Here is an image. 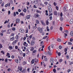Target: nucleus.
Segmentation results:
<instances>
[{"instance_id":"nucleus-1","label":"nucleus","mask_w":73,"mask_h":73,"mask_svg":"<svg viewBox=\"0 0 73 73\" xmlns=\"http://www.w3.org/2000/svg\"><path fill=\"white\" fill-rule=\"evenodd\" d=\"M38 31H39L40 33H42V29L41 28L39 27H38Z\"/></svg>"},{"instance_id":"nucleus-2","label":"nucleus","mask_w":73,"mask_h":73,"mask_svg":"<svg viewBox=\"0 0 73 73\" xmlns=\"http://www.w3.org/2000/svg\"><path fill=\"white\" fill-rule=\"evenodd\" d=\"M48 9L49 12L51 13V12H52V9L51 7H50V6H48Z\"/></svg>"},{"instance_id":"nucleus-3","label":"nucleus","mask_w":73,"mask_h":73,"mask_svg":"<svg viewBox=\"0 0 73 73\" xmlns=\"http://www.w3.org/2000/svg\"><path fill=\"white\" fill-rule=\"evenodd\" d=\"M16 24H17L20 23V19H17L16 20Z\"/></svg>"},{"instance_id":"nucleus-4","label":"nucleus","mask_w":73,"mask_h":73,"mask_svg":"<svg viewBox=\"0 0 73 73\" xmlns=\"http://www.w3.org/2000/svg\"><path fill=\"white\" fill-rule=\"evenodd\" d=\"M30 17H31V16L30 15H28L26 16V19H29Z\"/></svg>"},{"instance_id":"nucleus-5","label":"nucleus","mask_w":73,"mask_h":73,"mask_svg":"<svg viewBox=\"0 0 73 73\" xmlns=\"http://www.w3.org/2000/svg\"><path fill=\"white\" fill-rule=\"evenodd\" d=\"M34 44H35V42H34V41L33 40H32L31 43V45L32 46H33V45Z\"/></svg>"},{"instance_id":"nucleus-6","label":"nucleus","mask_w":73,"mask_h":73,"mask_svg":"<svg viewBox=\"0 0 73 73\" xmlns=\"http://www.w3.org/2000/svg\"><path fill=\"white\" fill-rule=\"evenodd\" d=\"M50 62L51 63H53L54 62V59L53 58H51L50 59Z\"/></svg>"},{"instance_id":"nucleus-7","label":"nucleus","mask_w":73,"mask_h":73,"mask_svg":"<svg viewBox=\"0 0 73 73\" xmlns=\"http://www.w3.org/2000/svg\"><path fill=\"white\" fill-rule=\"evenodd\" d=\"M19 31L21 33H24V30L23 29H19Z\"/></svg>"},{"instance_id":"nucleus-8","label":"nucleus","mask_w":73,"mask_h":73,"mask_svg":"<svg viewBox=\"0 0 73 73\" xmlns=\"http://www.w3.org/2000/svg\"><path fill=\"white\" fill-rule=\"evenodd\" d=\"M17 41V40H15V41H13L12 42V44L13 45H15V44L16 43Z\"/></svg>"},{"instance_id":"nucleus-9","label":"nucleus","mask_w":73,"mask_h":73,"mask_svg":"<svg viewBox=\"0 0 73 73\" xmlns=\"http://www.w3.org/2000/svg\"><path fill=\"white\" fill-rule=\"evenodd\" d=\"M35 18H37V17H38V14H35Z\"/></svg>"},{"instance_id":"nucleus-10","label":"nucleus","mask_w":73,"mask_h":73,"mask_svg":"<svg viewBox=\"0 0 73 73\" xmlns=\"http://www.w3.org/2000/svg\"><path fill=\"white\" fill-rule=\"evenodd\" d=\"M18 69H19L20 71H21L22 70V67H21L18 66Z\"/></svg>"},{"instance_id":"nucleus-11","label":"nucleus","mask_w":73,"mask_h":73,"mask_svg":"<svg viewBox=\"0 0 73 73\" xmlns=\"http://www.w3.org/2000/svg\"><path fill=\"white\" fill-rule=\"evenodd\" d=\"M10 38H11L10 40H11V41H13L14 39H15L14 36L12 37H10Z\"/></svg>"},{"instance_id":"nucleus-12","label":"nucleus","mask_w":73,"mask_h":73,"mask_svg":"<svg viewBox=\"0 0 73 73\" xmlns=\"http://www.w3.org/2000/svg\"><path fill=\"white\" fill-rule=\"evenodd\" d=\"M33 3H35V4H37L38 3V1L37 0H35L33 2Z\"/></svg>"},{"instance_id":"nucleus-13","label":"nucleus","mask_w":73,"mask_h":73,"mask_svg":"<svg viewBox=\"0 0 73 73\" xmlns=\"http://www.w3.org/2000/svg\"><path fill=\"white\" fill-rule=\"evenodd\" d=\"M30 50L31 51H33L34 50V48L33 47H31L30 48Z\"/></svg>"},{"instance_id":"nucleus-14","label":"nucleus","mask_w":73,"mask_h":73,"mask_svg":"<svg viewBox=\"0 0 73 73\" xmlns=\"http://www.w3.org/2000/svg\"><path fill=\"white\" fill-rule=\"evenodd\" d=\"M70 24H73V19H71L70 21Z\"/></svg>"},{"instance_id":"nucleus-15","label":"nucleus","mask_w":73,"mask_h":73,"mask_svg":"<svg viewBox=\"0 0 73 73\" xmlns=\"http://www.w3.org/2000/svg\"><path fill=\"white\" fill-rule=\"evenodd\" d=\"M13 49V48L12 47V46H9V50H12V49Z\"/></svg>"},{"instance_id":"nucleus-16","label":"nucleus","mask_w":73,"mask_h":73,"mask_svg":"<svg viewBox=\"0 0 73 73\" xmlns=\"http://www.w3.org/2000/svg\"><path fill=\"white\" fill-rule=\"evenodd\" d=\"M1 53L3 54H5V52L3 50L1 51Z\"/></svg>"},{"instance_id":"nucleus-17","label":"nucleus","mask_w":73,"mask_h":73,"mask_svg":"<svg viewBox=\"0 0 73 73\" xmlns=\"http://www.w3.org/2000/svg\"><path fill=\"white\" fill-rule=\"evenodd\" d=\"M19 52L21 56H22L23 54V52H22L21 51H20Z\"/></svg>"},{"instance_id":"nucleus-18","label":"nucleus","mask_w":73,"mask_h":73,"mask_svg":"<svg viewBox=\"0 0 73 73\" xmlns=\"http://www.w3.org/2000/svg\"><path fill=\"white\" fill-rule=\"evenodd\" d=\"M54 15H57V12L56 11H54Z\"/></svg>"},{"instance_id":"nucleus-19","label":"nucleus","mask_w":73,"mask_h":73,"mask_svg":"<svg viewBox=\"0 0 73 73\" xmlns=\"http://www.w3.org/2000/svg\"><path fill=\"white\" fill-rule=\"evenodd\" d=\"M18 57L19 58V59L20 61V60H21V59H23V57L21 58V57H20V56H18Z\"/></svg>"},{"instance_id":"nucleus-20","label":"nucleus","mask_w":73,"mask_h":73,"mask_svg":"<svg viewBox=\"0 0 73 73\" xmlns=\"http://www.w3.org/2000/svg\"><path fill=\"white\" fill-rule=\"evenodd\" d=\"M53 71L54 72V73H56V69L54 68L53 70Z\"/></svg>"},{"instance_id":"nucleus-21","label":"nucleus","mask_w":73,"mask_h":73,"mask_svg":"<svg viewBox=\"0 0 73 73\" xmlns=\"http://www.w3.org/2000/svg\"><path fill=\"white\" fill-rule=\"evenodd\" d=\"M48 55H49V56H51V55H52V53H51V52L49 51H48Z\"/></svg>"},{"instance_id":"nucleus-22","label":"nucleus","mask_w":73,"mask_h":73,"mask_svg":"<svg viewBox=\"0 0 73 73\" xmlns=\"http://www.w3.org/2000/svg\"><path fill=\"white\" fill-rule=\"evenodd\" d=\"M46 30L47 31H48V32H49V31H50V29L48 28V26L46 27Z\"/></svg>"},{"instance_id":"nucleus-23","label":"nucleus","mask_w":73,"mask_h":73,"mask_svg":"<svg viewBox=\"0 0 73 73\" xmlns=\"http://www.w3.org/2000/svg\"><path fill=\"white\" fill-rule=\"evenodd\" d=\"M15 60L17 63H19V59H15Z\"/></svg>"},{"instance_id":"nucleus-24","label":"nucleus","mask_w":73,"mask_h":73,"mask_svg":"<svg viewBox=\"0 0 73 73\" xmlns=\"http://www.w3.org/2000/svg\"><path fill=\"white\" fill-rule=\"evenodd\" d=\"M14 35H15V34L14 33L12 34L10 36V37H12L14 36Z\"/></svg>"},{"instance_id":"nucleus-25","label":"nucleus","mask_w":73,"mask_h":73,"mask_svg":"<svg viewBox=\"0 0 73 73\" xmlns=\"http://www.w3.org/2000/svg\"><path fill=\"white\" fill-rule=\"evenodd\" d=\"M23 64L24 65H26V64H27V63L26 62L24 61L23 62Z\"/></svg>"},{"instance_id":"nucleus-26","label":"nucleus","mask_w":73,"mask_h":73,"mask_svg":"<svg viewBox=\"0 0 73 73\" xmlns=\"http://www.w3.org/2000/svg\"><path fill=\"white\" fill-rule=\"evenodd\" d=\"M20 15H21V16H24V14L23 13H20Z\"/></svg>"},{"instance_id":"nucleus-27","label":"nucleus","mask_w":73,"mask_h":73,"mask_svg":"<svg viewBox=\"0 0 73 73\" xmlns=\"http://www.w3.org/2000/svg\"><path fill=\"white\" fill-rule=\"evenodd\" d=\"M34 62H35V60H34L33 59L32 60V61H31V63L32 64H34Z\"/></svg>"},{"instance_id":"nucleus-28","label":"nucleus","mask_w":73,"mask_h":73,"mask_svg":"<svg viewBox=\"0 0 73 73\" xmlns=\"http://www.w3.org/2000/svg\"><path fill=\"white\" fill-rule=\"evenodd\" d=\"M49 19L50 20H52V16H50Z\"/></svg>"},{"instance_id":"nucleus-29","label":"nucleus","mask_w":73,"mask_h":73,"mask_svg":"<svg viewBox=\"0 0 73 73\" xmlns=\"http://www.w3.org/2000/svg\"><path fill=\"white\" fill-rule=\"evenodd\" d=\"M46 15H47V16H48V10L46 11Z\"/></svg>"},{"instance_id":"nucleus-30","label":"nucleus","mask_w":73,"mask_h":73,"mask_svg":"<svg viewBox=\"0 0 73 73\" xmlns=\"http://www.w3.org/2000/svg\"><path fill=\"white\" fill-rule=\"evenodd\" d=\"M64 35H64V37L65 38H66V36H68V34H66V33H64Z\"/></svg>"},{"instance_id":"nucleus-31","label":"nucleus","mask_w":73,"mask_h":73,"mask_svg":"<svg viewBox=\"0 0 73 73\" xmlns=\"http://www.w3.org/2000/svg\"><path fill=\"white\" fill-rule=\"evenodd\" d=\"M36 22L37 24H39V21L38 20H36Z\"/></svg>"},{"instance_id":"nucleus-32","label":"nucleus","mask_w":73,"mask_h":73,"mask_svg":"<svg viewBox=\"0 0 73 73\" xmlns=\"http://www.w3.org/2000/svg\"><path fill=\"white\" fill-rule=\"evenodd\" d=\"M70 35L71 36H73V32H72V31H71L70 32Z\"/></svg>"},{"instance_id":"nucleus-33","label":"nucleus","mask_w":73,"mask_h":73,"mask_svg":"<svg viewBox=\"0 0 73 73\" xmlns=\"http://www.w3.org/2000/svg\"><path fill=\"white\" fill-rule=\"evenodd\" d=\"M1 32H2L3 33H4V32H6V30H2L1 31Z\"/></svg>"},{"instance_id":"nucleus-34","label":"nucleus","mask_w":73,"mask_h":73,"mask_svg":"<svg viewBox=\"0 0 73 73\" xmlns=\"http://www.w3.org/2000/svg\"><path fill=\"white\" fill-rule=\"evenodd\" d=\"M68 45H72V43L70 42H68Z\"/></svg>"},{"instance_id":"nucleus-35","label":"nucleus","mask_w":73,"mask_h":73,"mask_svg":"<svg viewBox=\"0 0 73 73\" xmlns=\"http://www.w3.org/2000/svg\"><path fill=\"white\" fill-rule=\"evenodd\" d=\"M62 59H60L59 60V61L60 62H62Z\"/></svg>"},{"instance_id":"nucleus-36","label":"nucleus","mask_w":73,"mask_h":73,"mask_svg":"<svg viewBox=\"0 0 73 73\" xmlns=\"http://www.w3.org/2000/svg\"><path fill=\"white\" fill-rule=\"evenodd\" d=\"M48 2H47L46 1L44 2V4H45V5H48Z\"/></svg>"},{"instance_id":"nucleus-37","label":"nucleus","mask_w":73,"mask_h":73,"mask_svg":"<svg viewBox=\"0 0 73 73\" xmlns=\"http://www.w3.org/2000/svg\"><path fill=\"white\" fill-rule=\"evenodd\" d=\"M64 12H66V8H65V7H64Z\"/></svg>"},{"instance_id":"nucleus-38","label":"nucleus","mask_w":73,"mask_h":73,"mask_svg":"<svg viewBox=\"0 0 73 73\" xmlns=\"http://www.w3.org/2000/svg\"><path fill=\"white\" fill-rule=\"evenodd\" d=\"M46 23L47 25L49 24V22L48 21H46Z\"/></svg>"},{"instance_id":"nucleus-39","label":"nucleus","mask_w":73,"mask_h":73,"mask_svg":"<svg viewBox=\"0 0 73 73\" xmlns=\"http://www.w3.org/2000/svg\"><path fill=\"white\" fill-rule=\"evenodd\" d=\"M50 46H49L48 47V49L50 51H51V50H50Z\"/></svg>"},{"instance_id":"nucleus-40","label":"nucleus","mask_w":73,"mask_h":73,"mask_svg":"<svg viewBox=\"0 0 73 73\" xmlns=\"http://www.w3.org/2000/svg\"><path fill=\"white\" fill-rule=\"evenodd\" d=\"M57 41H58L59 42H60L61 41V39L60 38H58L57 39Z\"/></svg>"},{"instance_id":"nucleus-41","label":"nucleus","mask_w":73,"mask_h":73,"mask_svg":"<svg viewBox=\"0 0 73 73\" xmlns=\"http://www.w3.org/2000/svg\"><path fill=\"white\" fill-rule=\"evenodd\" d=\"M64 32H66V33H68L69 32L68 30H65L64 31Z\"/></svg>"},{"instance_id":"nucleus-42","label":"nucleus","mask_w":73,"mask_h":73,"mask_svg":"<svg viewBox=\"0 0 73 73\" xmlns=\"http://www.w3.org/2000/svg\"><path fill=\"white\" fill-rule=\"evenodd\" d=\"M15 38H16V39H19V36L17 35L16 36Z\"/></svg>"},{"instance_id":"nucleus-43","label":"nucleus","mask_w":73,"mask_h":73,"mask_svg":"<svg viewBox=\"0 0 73 73\" xmlns=\"http://www.w3.org/2000/svg\"><path fill=\"white\" fill-rule=\"evenodd\" d=\"M69 63H70V65H72V64H73V62H70V61H69Z\"/></svg>"},{"instance_id":"nucleus-44","label":"nucleus","mask_w":73,"mask_h":73,"mask_svg":"<svg viewBox=\"0 0 73 73\" xmlns=\"http://www.w3.org/2000/svg\"><path fill=\"white\" fill-rule=\"evenodd\" d=\"M15 49H18V46H16L15 47Z\"/></svg>"},{"instance_id":"nucleus-45","label":"nucleus","mask_w":73,"mask_h":73,"mask_svg":"<svg viewBox=\"0 0 73 73\" xmlns=\"http://www.w3.org/2000/svg\"><path fill=\"white\" fill-rule=\"evenodd\" d=\"M38 52H40L41 51V48H40L38 50Z\"/></svg>"},{"instance_id":"nucleus-46","label":"nucleus","mask_w":73,"mask_h":73,"mask_svg":"<svg viewBox=\"0 0 73 73\" xmlns=\"http://www.w3.org/2000/svg\"><path fill=\"white\" fill-rule=\"evenodd\" d=\"M51 48H52V49L53 48V44H51Z\"/></svg>"},{"instance_id":"nucleus-47","label":"nucleus","mask_w":73,"mask_h":73,"mask_svg":"<svg viewBox=\"0 0 73 73\" xmlns=\"http://www.w3.org/2000/svg\"><path fill=\"white\" fill-rule=\"evenodd\" d=\"M26 33H28V29H27L25 31Z\"/></svg>"},{"instance_id":"nucleus-48","label":"nucleus","mask_w":73,"mask_h":73,"mask_svg":"<svg viewBox=\"0 0 73 73\" xmlns=\"http://www.w3.org/2000/svg\"><path fill=\"white\" fill-rule=\"evenodd\" d=\"M53 15V13H51L48 16H52Z\"/></svg>"},{"instance_id":"nucleus-49","label":"nucleus","mask_w":73,"mask_h":73,"mask_svg":"<svg viewBox=\"0 0 73 73\" xmlns=\"http://www.w3.org/2000/svg\"><path fill=\"white\" fill-rule=\"evenodd\" d=\"M11 70V69L10 68H9L7 69V71H8V72H10Z\"/></svg>"},{"instance_id":"nucleus-50","label":"nucleus","mask_w":73,"mask_h":73,"mask_svg":"<svg viewBox=\"0 0 73 73\" xmlns=\"http://www.w3.org/2000/svg\"><path fill=\"white\" fill-rule=\"evenodd\" d=\"M26 11H27V9H24L23 10V12H25Z\"/></svg>"},{"instance_id":"nucleus-51","label":"nucleus","mask_w":73,"mask_h":73,"mask_svg":"<svg viewBox=\"0 0 73 73\" xmlns=\"http://www.w3.org/2000/svg\"><path fill=\"white\" fill-rule=\"evenodd\" d=\"M47 37H48V36L44 37H43V39H45V38H47Z\"/></svg>"},{"instance_id":"nucleus-52","label":"nucleus","mask_w":73,"mask_h":73,"mask_svg":"<svg viewBox=\"0 0 73 73\" xmlns=\"http://www.w3.org/2000/svg\"><path fill=\"white\" fill-rule=\"evenodd\" d=\"M60 31H62V27H60Z\"/></svg>"},{"instance_id":"nucleus-53","label":"nucleus","mask_w":73,"mask_h":73,"mask_svg":"<svg viewBox=\"0 0 73 73\" xmlns=\"http://www.w3.org/2000/svg\"><path fill=\"white\" fill-rule=\"evenodd\" d=\"M70 72V69H68V71H67V72L68 73H69V72Z\"/></svg>"},{"instance_id":"nucleus-54","label":"nucleus","mask_w":73,"mask_h":73,"mask_svg":"<svg viewBox=\"0 0 73 73\" xmlns=\"http://www.w3.org/2000/svg\"><path fill=\"white\" fill-rule=\"evenodd\" d=\"M7 56H9L10 55V54H9V53H7Z\"/></svg>"},{"instance_id":"nucleus-55","label":"nucleus","mask_w":73,"mask_h":73,"mask_svg":"<svg viewBox=\"0 0 73 73\" xmlns=\"http://www.w3.org/2000/svg\"><path fill=\"white\" fill-rule=\"evenodd\" d=\"M54 5V6H56L57 5V3H56L55 2H54L53 3Z\"/></svg>"},{"instance_id":"nucleus-56","label":"nucleus","mask_w":73,"mask_h":73,"mask_svg":"<svg viewBox=\"0 0 73 73\" xmlns=\"http://www.w3.org/2000/svg\"><path fill=\"white\" fill-rule=\"evenodd\" d=\"M58 56H61V53L60 52H59L58 53Z\"/></svg>"},{"instance_id":"nucleus-57","label":"nucleus","mask_w":73,"mask_h":73,"mask_svg":"<svg viewBox=\"0 0 73 73\" xmlns=\"http://www.w3.org/2000/svg\"><path fill=\"white\" fill-rule=\"evenodd\" d=\"M41 24L42 25H45V23H44V22L42 23Z\"/></svg>"},{"instance_id":"nucleus-58","label":"nucleus","mask_w":73,"mask_h":73,"mask_svg":"<svg viewBox=\"0 0 73 73\" xmlns=\"http://www.w3.org/2000/svg\"><path fill=\"white\" fill-rule=\"evenodd\" d=\"M16 29H15V28L14 27H13L12 28V30L13 31H15V30Z\"/></svg>"},{"instance_id":"nucleus-59","label":"nucleus","mask_w":73,"mask_h":73,"mask_svg":"<svg viewBox=\"0 0 73 73\" xmlns=\"http://www.w3.org/2000/svg\"><path fill=\"white\" fill-rule=\"evenodd\" d=\"M9 5L8 4H7L5 5V7H7Z\"/></svg>"},{"instance_id":"nucleus-60","label":"nucleus","mask_w":73,"mask_h":73,"mask_svg":"<svg viewBox=\"0 0 73 73\" xmlns=\"http://www.w3.org/2000/svg\"><path fill=\"white\" fill-rule=\"evenodd\" d=\"M67 50H67V48H65V49H64V52H66L67 51Z\"/></svg>"},{"instance_id":"nucleus-61","label":"nucleus","mask_w":73,"mask_h":73,"mask_svg":"<svg viewBox=\"0 0 73 73\" xmlns=\"http://www.w3.org/2000/svg\"><path fill=\"white\" fill-rule=\"evenodd\" d=\"M5 62H7L8 61V59L7 58H6L5 60Z\"/></svg>"},{"instance_id":"nucleus-62","label":"nucleus","mask_w":73,"mask_h":73,"mask_svg":"<svg viewBox=\"0 0 73 73\" xmlns=\"http://www.w3.org/2000/svg\"><path fill=\"white\" fill-rule=\"evenodd\" d=\"M32 35H31L30 36H29V38L30 39H31V38H32Z\"/></svg>"},{"instance_id":"nucleus-63","label":"nucleus","mask_w":73,"mask_h":73,"mask_svg":"<svg viewBox=\"0 0 73 73\" xmlns=\"http://www.w3.org/2000/svg\"><path fill=\"white\" fill-rule=\"evenodd\" d=\"M36 12L37 13H40V11L38 10H36Z\"/></svg>"},{"instance_id":"nucleus-64","label":"nucleus","mask_w":73,"mask_h":73,"mask_svg":"<svg viewBox=\"0 0 73 73\" xmlns=\"http://www.w3.org/2000/svg\"><path fill=\"white\" fill-rule=\"evenodd\" d=\"M60 19L61 21H62L63 20V18H62V17H60Z\"/></svg>"}]
</instances>
